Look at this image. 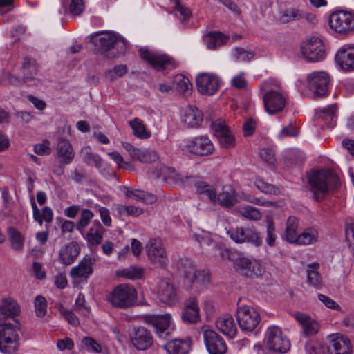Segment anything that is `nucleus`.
<instances>
[{
    "instance_id": "19",
    "label": "nucleus",
    "mask_w": 354,
    "mask_h": 354,
    "mask_svg": "<svg viewBox=\"0 0 354 354\" xmlns=\"http://www.w3.org/2000/svg\"><path fill=\"white\" fill-rule=\"evenodd\" d=\"M196 86L201 94L214 95L220 87V80L216 75L202 73L196 77Z\"/></svg>"
},
{
    "instance_id": "56",
    "label": "nucleus",
    "mask_w": 354,
    "mask_h": 354,
    "mask_svg": "<svg viewBox=\"0 0 354 354\" xmlns=\"http://www.w3.org/2000/svg\"><path fill=\"white\" fill-rule=\"evenodd\" d=\"M256 187L263 193L267 194L277 195L279 193V189L274 185L266 183L263 180L257 179L255 182Z\"/></svg>"
},
{
    "instance_id": "21",
    "label": "nucleus",
    "mask_w": 354,
    "mask_h": 354,
    "mask_svg": "<svg viewBox=\"0 0 354 354\" xmlns=\"http://www.w3.org/2000/svg\"><path fill=\"white\" fill-rule=\"evenodd\" d=\"M80 244L72 241L64 244L59 250L57 261L59 263L68 266L73 263L80 253Z\"/></svg>"
},
{
    "instance_id": "9",
    "label": "nucleus",
    "mask_w": 354,
    "mask_h": 354,
    "mask_svg": "<svg viewBox=\"0 0 354 354\" xmlns=\"http://www.w3.org/2000/svg\"><path fill=\"white\" fill-rule=\"evenodd\" d=\"M266 345L269 350L279 353H286L290 347L288 339L276 326L268 328Z\"/></svg>"
},
{
    "instance_id": "57",
    "label": "nucleus",
    "mask_w": 354,
    "mask_h": 354,
    "mask_svg": "<svg viewBox=\"0 0 354 354\" xmlns=\"http://www.w3.org/2000/svg\"><path fill=\"white\" fill-rule=\"evenodd\" d=\"M59 312L62 317L66 322L73 326H77L80 324V321L77 315L73 310H70L64 308L62 306L59 309Z\"/></svg>"
},
{
    "instance_id": "14",
    "label": "nucleus",
    "mask_w": 354,
    "mask_h": 354,
    "mask_svg": "<svg viewBox=\"0 0 354 354\" xmlns=\"http://www.w3.org/2000/svg\"><path fill=\"white\" fill-rule=\"evenodd\" d=\"M129 339L133 346L138 351H146L153 344L151 332L144 326H133L129 333Z\"/></svg>"
},
{
    "instance_id": "29",
    "label": "nucleus",
    "mask_w": 354,
    "mask_h": 354,
    "mask_svg": "<svg viewBox=\"0 0 354 354\" xmlns=\"http://www.w3.org/2000/svg\"><path fill=\"white\" fill-rule=\"evenodd\" d=\"M295 319L301 325L305 335L311 336L317 334L319 330V324L315 320L311 319L308 315L297 313Z\"/></svg>"
},
{
    "instance_id": "16",
    "label": "nucleus",
    "mask_w": 354,
    "mask_h": 354,
    "mask_svg": "<svg viewBox=\"0 0 354 354\" xmlns=\"http://www.w3.org/2000/svg\"><path fill=\"white\" fill-rule=\"evenodd\" d=\"M185 148L192 153L198 156H208L214 151L212 142L206 136H201L187 141Z\"/></svg>"
},
{
    "instance_id": "24",
    "label": "nucleus",
    "mask_w": 354,
    "mask_h": 354,
    "mask_svg": "<svg viewBox=\"0 0 354 354\" xmlns=\"http://www.w3.org/2000/svg\"><path fill=\"white\" fill-rule=\"evenodd\" d=\"M122 144L134 160H138L142 163H149L156 162L158 159V155L156 151L137 148L126 142H123Z\"/></svg>"
},
{
    "instance_id": "49",
    "label": "nucleus",
    "mask_w": 354,
    "mask_h": 354,
    "mask_svg": "<svg viewBox=\"0 0 354 354\" xmlns=\"http://www.w3.org/2000/svg\"><path fill=\"white\" fill-rule=\"evenodd\" d=\"M239 212L243 216L250 220L258 221L262 216L257 208L250 205L240 207Z\"/></svg>"
},
{
    "instance_id": "7",
    "label": "nucleus",
    "mask_w": 354,
    "mask_h": 354,
    "mask_svg": "<svg viewBox=\"0 0 354 354\" xmlns=\"http://www.w3.org/2000/svg\"><path fill=\"white\" fill-rule=\"evenodd\" d=\"M88 41L93 45V53L102 58H109L111 53V32L97 31L88 36Z\"/></svg>"
},
{
    "instance_id": "23",
    "label": "nucleus",
    "mask_w": 354,
    "mask_h": 354,
    "mask_svg": "<svg viewBox=\"0 0 354 354\" xmlns=\"http://www.w3.org/2000/svg\"><path fill=\"white\" fill-rule=\"evenodd\" d=\"M335 61L344 71L354 70V45L344 44L337 52Z\"/></svg>"
},
{
    "instance_id": "41",
    "label": "nucleus",
    "mask_w": 354,
    "mask_h": 354,
    "mask_svg": "<svg viewBox=\"0 0 354 354\" xmlns=\"http://www.w3.org/2000/svg\"><path fill=\"white\" fill-rule=\"evenodd\" d=\"M144 270L142 268L130 266L129 268L118 270L115 274L118 277H122L129 279H138L142 277Z\"/></svg>"
},
{
    "instance_id": "51",
    "label": "nucleus",
    "mask_w": 354,
    "mask_h": 354,
    "mask_svg": "<svg viewBox=\"0 0 354 354\" xmlns=\"http://www.w3.org/2000/svg\"><path fill=\"white\" fill-rule=\"evenodd\" d=\"M112 49H115L118 54H123L127 49V41L120 35L112 32Z\"/></svg>"
},
{
    "instance_id": "61",
    "label": "nucleus",
    "mask_w": 354,
    "mask_h": 354,
    "mask_svg": "<svg viewBox=\"0 0 354 354\" xmlns=\"http://www.w3.org/2000/svg\"><path fill=\"white\" fill-rule=\"evenodd\" d=\"M82 344L91 351L99 353L101 351V346L100 344L93 338L84 337L82 339Z\"/></svg>"
},
{
    "instance_id": "3",
    "label": "nucleus",
    "mask_w": 354,
    "mask_h": 354,
    "mask_svg": "<svg viewBox=\"0 0 354 354\" xmlns=\"http://www.w3.org/2000/svg\"><path fill=\"white\" fill-rule=\"evenodd\" d=\"M301 54L309 62L322 61L326 57V50L322 40L317 37H311L301 44Z\"/></svg>"
},
{
    "instance_id": "39",
    "label": "nucleus",
    "mask_w": 354,
    "mask_h": 354,
    "mask_svg": "<svg viewBox=\"0 0 354 354\" xmlns=\"http://www.w3.org/2000/svg\"><path fill=\"white\" fill-rule=\"evenodd\" d=\"M318 232L316 230L310 228L306 230L304 232L297 236L294 243L301 245H308L317 242Z\"/></svg>"
},
{
    "instance_id": "1",
    "label": "nucleus",
    "mask_w": 354,
    "mask_h": 354,
    "mask_svg": "<svg viewBox=\"0 0 354 354\" xmlns=\"http://www.w3.org/2000/svg\"><path fill=\"white\" fill-rule=\"evenodd\" d=\"M310 191L316 201H322L340 185L339 177L331 170L322 169L312 173L308 178Z\"/></svg>"
},
{
    "instance_id": "30",
    "label": "nucleus",
    "mask_w": 354,
    "mask_h": 354,
    "mask_svg": "<svg viewBox=\"0 0 354 354\" xmlns=\"http://www.w3.org/2000/svg\"><path fill=\"white\" fill-rule=\"evenodd\" d=\"M217 328L229 337H233L236 333V326L232 315L225 314L218 317L216 322Z\"/></svg>"
},
{
    "instance_id": "32",
    "label": "nucleus",
    "mask_w": 354,
    "mask_h": 354,
    "mask_svg": "<svg viewBox=\"0 0 354 354\" xmlns=\"http://www.w3.org/2000/svg\"><path fill=\"white\" fill-rule=\"evenodd\" d=\"M104 229L98 221H95L88 231L82 234L87 243L91 245H99L103 239Z\"/></svg>"
},
{
    "instance_id": "63",
    "label": "nucleus",
    "mask_w": 354,
    "mask_h": 354,
    "mask_svg": "<svg viewBox=\"0 0 354 354\" xmlns=\"http://www.w3.org/2000/svg\"><path fill=\"white\" fill-rule=\"evenodd\" d=\"M211 127L214 131L216 137L218 136V134H222V133L229 129L228 127L225 124V122L221 119H218L213 121L211 124Z\"/></svg>"
},
{
    "instance_id": "15",
    "label": "nucleus",
    "mask_w": 354,
    "mask_h": 354,
    "mask_svg": "<svg viewBox=\"0 0 354 354\" xmlns=\"http://www.w3.org/2000/svg\"><path fill=\"white\" fill-rule=\"evenodd\" d=\"M95 259L88 256L84 257L78 266H74L70 271V275L75 284L86 281L88 277L92 274Z\"/></svg>"
},
{
    "instance_id": "53",
    "label": "nucleus",
    "mask_w": 354,
    "mask_h": 354,
    "mask_svg": "<svg viewBox=\"0 0 354 354\" xmlns=\"http://www.w3.org/2000/svg\"><path fill=\"white\" fill-rule=\"evenodd\" d=\"M93 217V214L88 209H83L81 213L80 218L76 225V228L79 230L81 234H84L85 228L88 226L91 220Z\"/></svg>"
},
{
    "instance_id": "52",
    "label": "nucleus",
    "mask_w": 354,
    "mask_h": 354,
    "mask_svg": "<svg viewBox=\"0 0 354 354\" xmlns=\"http://www.w3.org/2000/svg\"><path fill=\"white\" fill-rule=\"evenodd\" d=\"M216 138H218L220 145L224 148L227 149L234 146L235 138L230 129L222 133V134H218Z\"/></svg>"
},
{
    "instance_id": "60",
    "label": "nucleus",
    "mask_w": 354,
    "mask_h": 354,
    "mask_svg": "<svg viewBox=\"0 0 354 354\" xmlns=\"http://www.w3.org/2000/svg\"><path fill=\"white\" fill-rule=\"evenodd\" d=\"M5 80L8 84L15 86H21L24 84L31 86V84L28 82L29 77L28 76H24V77L21 79L12 74L6 73L5 75Z\"/></svg>"
},
{
    "instance_id": "36",
    "label": "nucleus",
    "mask_w": 354,
    "mask_h": 354,
    "mask_svg": "<svg viewBox=\"0 0 354 354\" xmlns=\"http://www.w3.org/2000/svg\"><path fill=\"white\" fill-rule=\"evenodd\" d=\"M129 124L133 130V135L136 138L145 140L151 137V131L148 130L143 121L140 118H136L130 120Z\"/></svg>"
},
{
    "instance_id": "58",
    "label": "nucleus",
    "mask_w": 354,
    "mask_h": 354,
    "mask_svg": "<svg viewBox=\"0 0 354 354\" xmlns=\"http://www.w3.org/2000/svg\"><path fill=\"white\" fill-rule=\"evenodd\" d=\"M232 55L236 61L240 62L250 61L254 57L252 53L248 52L243 48H235Z\"/></svg>"
},
{
    "instance_id": "34",
    "label": "nucleus",
    "mask_w": 354,
    "mask_h": 354,
    "mask_svg": "<svg viewBox=\"0 0 354 354\" xmlns=\"http://www.w3.org/2000/svg\"><path fill=\"white\" fill-rule=\"evenodd\" d=\"M164 348L169 354H187L191 348L190 341L175 339L165 344Z\"/></svg>"
},
{
    "instance_id": "31",
    "label": "nucleus",
    "mask_w": 354,
    "mask_h": 354,
    "mask_svg": "<svg viewBox=\"0 0 354 354\" xmlns=\"http://www.w3.org/2000/svg\"><path fill=\"white\" fill-rule=\"evenodd\" d=\"M193 236L207 254H212L218 250V245L213 241L209 232L202 230L199 233H195Z\"/></svg>"
},
{
    "instance_id": "12",
    "label": "nucleus",
    "mask_w": 354,
    "mask_h": 354,
    "mask_svg": "<svg viewBox=\"0 0 354 354\" xmlns=\"http://www.w3.org/2000/svg\"><path fill=\"white\" fill-rule=\"evenodd\" d=\"M227 234L231 239L238 243H250L256 246H259L262 243L259 233L254 227H231L227 231Z\"/></svg>"
},
{
    "instance_id": "33",
    "label": "nucleus",
    "mask_w": 354,
    "mask_h": 354,
    "mask_svg": "<svg viewBox=\"0 0 354 354\" xmlns=\"http://www.w3.org/2000/svg\"><path fill=\"white\" fill-rule=\"evenodd\" d=\"M185 279L191 283L205 285L209 283L210 277L205 270H198L194 267H190L185 270Z\"/></svg>"
},
{
    "instance_id": "42",
    "label": "nucleus",
    "mask_w": 354,
    "mask_h": 354,
    "mask_svg": "<svg viewBox=\"0 0 354 354\" xmlns=\"http://www.w3.org/2000/svg\"><path fill=\"white\" fill-rule=\"evenodd\" d=\"M7 232L10 239L12 248L17 252H21L24 247V239L20 232L12 227H8Z\"/></svg>"
},
{
    "instance_id": "6",
    "label": "nucleus",
    "mask_w": 354,
    "mask_h": 354,
    "mask_svg": "<svg viewBox=\"0 0 354 354\" xmlns=\"http://www.w3.org/2000/svg\"><path fill=\"white\" fill-rule=\"evenodd\" d=\"M136 289L129 284H120L112 291V305L120 308L131 306L136 301Z\"/></svg>"
},
{
    "instance_id": "17",
    "label": "nucleus",
    "mask_w": 354,
    "mask_h": 354,
    "mask_svg": "<svg viewBox=\"0 0 354 354\" xmlns=\"http://www.w3.org/2000/svg\"><path fill=\"white\" fill-rule=\"evenodd\" d=\"M145 248L147 256L153 263L160 266L167 263V255L160 239H150L146 244Z\"/></svg>"
},
{
    "instance_id": "26",
    "label": "nucleus",
    "mask_w": 354,
    "mask_h": 354,
    "mask_svg": "<svg viewBox=\"0 0 354 354\" xmlns=\"http://www.w3.org/2000/svg\"><path fill=\"white\" fill-rule=\"evenodd\" d=\"M181 121L188 127L197 128L203 121V113L198 107L189 105L181 111Z\"/></svg>"
},
{
    "instance_id": "4",
    "label": "nucleus",
    "mask_w": 354,
    "mask_h": 354,
    "mask_svg": "<svg viewBox=\"0 0 354 354\" xmlns=\"http://www.w3.org/2000/svg\"><path fill=\"white\" fill-rule=\"evenodd\" d=\"M269 85V82H264L260 88L265 91L262 98L266 111L270 115H274L284 109L286 99L280 92L270 88Z\"/></svg>"
},
{
    "instance_id": "43",
    "label": "nucleus",
    "mask_w": 354,
    "mask_h": 354,
    "mask_svg": "<svg viewBox=\"0 0 354 354\" xmlns=\"http://www.w3.org/2000/svg\"><path fill=\"white\" fill-rule=\"evenodd\" d=\"M229 37L220 32H211L208 35L207 46L209 49L214 50L226 44Z\"/></svg>"
},
{
    "instance_id": "48",
    "label": "nucleus",
    "mask_w": 354,
    "mask_h": 354,
    "mask_svg": "<svg viewBox=\"0 0 354 354\" xmlns=\"http://www.w3.org/2000/svg\"><path fill=\"white\" fill-rule=\"evenodd\" d=\"M300 17V10L290 8L281 12L279 20L282 24H287L293 21H299Z\"/></svg>"
},
{
    "instance_id": "18",
    "label": "nucleus",
    "mask_w": 354,
    "mask_h": 354,
    "mask_svg": "<svg viewBox=\"0 0 354 354\" xmlns=\"http://www.w3.org/2000/svg\"><path fill=\"white\" fill-rule=\"evenodd\" d=\"M205 346L209 354H225L227 345L221 336L212 329L203 332Z\"/></svg>"
},
{
    "instance_id": "40",
    "label": "nucleus",
    "mask_w": 354,
    "mask_h": 354,
    "mask_svg": "<svg viewBox=\"0 0 354 354\" xmlns=\"http://www.w3.org/2000/svg\"><path fill=\"white\" fill-rule=\"evenodd\" d=\"M318 268V263H312L308 266L306 270L308 283L316 288H319L322 286V279L317 272Z\"/></svg>"
},
{
    "instance_id": "13",
    "label": "nucleus",
    "mask_w": 354,
    "mask_h": 354,
    "mask_svg": "<svg viewBox=\"0 0 354 354\" xmlns=\"http://www.w3.org/2000/svg\"><path fill=\"white\" fill-rule=\"evenodd\" d=\"M236 319L240 328L243 330L252 331L260 322L258 312L252 307L244 306L236 310Z\"/></svg>"
},
{
    "instance_id": "64",
    "label": "nucleus",
    "mask_w": 354,
    "mask_h": 354,
    "mask_svg": "<svg viewBox=\"0 0 354 354\" xmlns=\"http://www.w3.org/2000/svg\"><path fill=\"white\" fill-rule=\"evenodd\" d=\"M346 240L348 244V247L354 255V224L347 225L345 231Z\"/></svg>"
},
{
    "instance_id": "10",
    "label": "nucleus",
    "mask_w": 354,
    "mask_h": 354,
    "mask_svg": "<svg viewBox=\"0 0 354 354\" xmlns=\"http://www.w3.org/2000/svg\"><path fill=\"white\" fill-rule=\"evenodd\" d=\"M234 268L241 274L249 278L261 277L265 272L264 266L256 259L240 257L234 261Z\"/></svg>"
},
{
    "instance_id": "35",
    "label": "nucleus",
    "mask_w": 354,
    "mask_h": 354,
    "mask_svg": "<svg viewBox=\"0 0 354 354\" xmlns=\"http://www.w3.org/2000/svg\"><path fill=\"white\" fill-rule=\"evenodd\" d=\"M225 207H230L236 203L237 198L234 189L230 185L223 187L222 192L216 194V202Z\"/></svg>"
},
{
    "instance_id": "22",
    "label": "nucleus",
    "mask_w": 354,
    "mask_h": 354,
    "mask_svg": "<svg viewBox=\"0 0 354 354\" xmlns=\"http://www.w3.org/2000/svg\"><path fill=\"white\" fill-rule=\"evenodd\" d=\"M159 300L168 306H174L178 301V295L174 285L167 279L160 280L158 286Z\"/></svg>"
},
{
    "instance_id": "11",
    "label": "nucleus",
    "mask_w": 354,
    "mask_h": 354,
    "mask_svg": "<svg viewBox=\"0 0 354 354\" xmlns=\"http://www.w3.org/2000/svg\"><path fill=\"white\" fill-rule=\"evenodd\" d=\"M330 27L338 32H348L354 30V12L339 10L329 18Z\"/></svg>"
},
{
    "instance_id": "46",
    "label": "nucleus",
    "mask_w": 354,
    "mask_h": 354,
    "mask_svg": "<svg viewBox=\"0 0 354 354\" xmlns=\"http://www.w3.org/2000/svg\"><path fill=\"white\" fill-rule=\"evenodd\" d=\"M297 220L295 216H290L287 219L285 236L286 239L290 243H295L298 235L296 231L297 229Z\"/></svg>"
},
{
    "instance_id": "25",
    "label": "nucleus",
    "mask_w": 354,
    "mask_h": 354,
    "mask_svg": "<svg viewBox=\"0 0 354 354\" xmlns=\"http://www.w3.org/2000/svg\"><path fill=\"white\" fill-rule=\"evenodd\" d=\"M328 346L330 354H351L353 347L351 341L345 336L331 335Z\"/></svg>"
},
{
    "instance_id": "62",
    "label": "nucleus",
    "mask_w": 354,
    "mask_h": 354,
    "mask_svg": "<svg viewBox=\"0 0 354 354\" xmlns=\"http://www.w3.org/2000/svg\"><path fill=\"white\" fill-rule=\"evenodd\" d=\"M84 9L83 0H71L69 6L70 12L75 16L80 15Z\"/></svg>"
},
{
    "instance_id": "50",
    "label": "nucleus",
    "mask_w": 354,
    "mask_h": 354,
    "mask_svg": "<svg viewBox=\"0 0 354 354\" xmlns=\"http://www.w3.org/2000/svg\"><path fill=\"white\" fill-rule=\"evenodd\" d=\"M175 82L178 92L184 95H187L192 88L189 80L183 75H176Z\"/></svg>"
},
{
    "instance_id": "27",
    "label": "nucleus",
    "mask_w": 354,
    "mask_h": 354,
    "mask_svg": "<svg viewBox=\"0 0 354 354\" xmlns=\"http://www.w3.org/2000/svg\"><path fill=\"white\" fill-rule=\"evenodd\" d=\"M20 308L15 300L12 298L2 299L0 304V325L10 324L8 319H14L19 314Z\"/></svg>"
},
{
    "instance_id": "59",
    "label": "nucleus",
    "mask_w": 354,
    "mask_h": 354,
    "mask_svg": "<svg viewBox=\"0 0 354 354\" xmlns=\"http://www.w3.org/2000/svg\"><path fill=\"white\" fill-rule=\"evenodd\" d=\"M266 243L270 246H273L275 243L276 235L274 223L270 218L266 221Z\"/></svg>"
},
{
    "instance_id": "28",
    "label": "nucleus",
    "mask_w": 354,
    "mask_h": 354,
    "mask_svg": "<svg viewBox=\"0 0 354 354\" xmlns=\"http://www.w3.org/2000/svg\"><path fill=\"white\" fill-rule=\"evenodd\" d=\"M57 156L61 158L62 165L70 164L74 158V151L69 141L64 138H59L57 146Z\"/></svg>"
},
{
    "instance_id": "5",
    "label": "nucleus",
    "mask_w": 354,
    "mask_h": 354,
    "mask_svg": "<svg viewBox=\"0 0 354 354\" xmlns=\"http://www.w3.org/2000/svg\"><path fill=\"white\" fill-rule=\"evenodd\" d=\"M171 316L170 314L144 316L143 322L153 326L158 337L165 339L174 332V327L171 322Z\"/></svg>"
},
{
    "instance_id": "20",
    "label": "nucleus",
    "mask_w": 354,
    "mask_h": 354,
    "mask_svg": "<svg viewBox=\"0 0 354 354\" xmlns=\"http://www.w3.org/2000/svg\"><path fill=\"white\" fill-rule=\"evenodd\" d=\"M139 55L143 60L158 70H165L172 65L171 59L165 55H160L145 48L139 50Z\"/></svg>"
},
{
    "instance_id": "55",
    "label": "nucleus",
    "mask_w": 354,
    "mask_h": 354,
    "mask_svg": "<svg viewBox=\"0 0 354 354\" xmlns=\"http://www.w3.org/2000/svg\"><path fill=\"white\" fill-rule=\"evenodd\" d=\"M199 310H183L181 319L185 324H194L200 320Z\"/></svg>"
},
{
    "instance_id": "8",
    "label": "nucleus",
    "mask_w": 354,
    "mask_h": 354,
    "mask_svg": "<svg viewBox=\"0 0 354 354\" xmlns=\"http://www.w3.org/2000/svg\"><path fill=\"white\" fill-rule=\"evenodd\" d=\"M329 82V75L324 71L313 72L308 76V88L316 98L327 94Z\"/></svg>"
},
{
    "instance_id": "38",
    "label": "nucleus",
    "mask_w": 354,
    "mask_h": 354,
    "mask_svg": "<svg viewBox=\"0 0 354 354\" xmlns=\"http://www.w3.org/2000/svg\"><path fill=\"white\" fill-rule=\"evenodd\" d=\"M194 186L198 194H204L212 203L216 202V191L212 185L203 180H197Z\"/></svg>"
},
{
    "instance_id": "44",
    "label": "nucleus",
    "mask_w": 354,
    "mask_h": 354,
    "mask_svg": "<svg viewBox=\"0 0 354 354\" xmlns=\"http://www.w3.org/2000/svg\"><path fill=\"white\" fill-rule=\"evenodd\" d=\"M126 196L129 198H135L138 201L149 204H151L156 201L155 195L138 189L127 190Z\"/></svg>"
},
{
    "instance_id": "2",
    "label": "nucleus",
    "mask_w": 354,
    "mask_h": 354,
    "mask_svg": "<svg viewBox=\"0 0 354 354\" xmlns=\"http://www.w3.org/2000/svg\"><path fill=\"white\" fill-rule=\"evenodd\" d=\"M19 323L14 326L11 324L0 325V351L6 354L17 351L19 346V336L17 332Z\"/></svg>"
},
{
    "instance_id": "37",
    "label": "nucleus",
    "mask_w": 354,
    "mask_h": 354,
    "mask_svg": "<svg viewBox=\"0 0 354 354\" xmlns=\"http://www.w3.org/2000/svg\"><path fill=\"white\" fill-rule=\"evenodd\" d=\"M337 106L333 104L322 109L317 110L316 115L318 118L325 121L328 127H333L335 124L336 111Z\"/></svg>"
},
{
    "instance_id": "54",
    "label": "nucleus",
    "mask_w": 354,
    "mask_h": 354,
    "mask_svg": "<svg viewBox=\"0 0 354 354\" xmlns=\"http://www.w3.org/2000/svg\"><path fill=\"white\" fill-rule=\"evenodd\" d=\"M34 306L37 317H44L47 311V301L46 298L41 295L37 296L35 299Z\"/></svg>"
},
{
    "instance_id": "45",
    "label": "nucleus",
    "mask_w": 354,
    "mask_h": 354,
    "mask_svg": "<svg viewBox=\"0 0 354 354\" xmlns=\"http://www.w3.org/2000/svg\"><path fill=\"white\" fill-rule=\"evenodd\" d=\"M80 154L82 159L86 162H87L88 164L94 163L96 165V167H98L100 171H102V170H104V168H102V160L98 155L92 153L88 147H84L82 149Z\"/></svg>"
},
{
    "instance_id": "47",
    "label": "nucleus",
    "mask_w": 354,
    "mask_h": 354,
    "mask_svg": "<svg viewBox=\"0 0 354 354\" xmlns=\"http://www.w3.org/2000/svg\"><path fill=\"white\" fill-rule=\"evenodd\" d=\"M22 69L24 71V76H28L29 77L28 82L31 84V86L36 85L37 80L32 77L33 75H35L37 71L35 62L31 59H25Z\"/></svg>"
}]
</instances>
